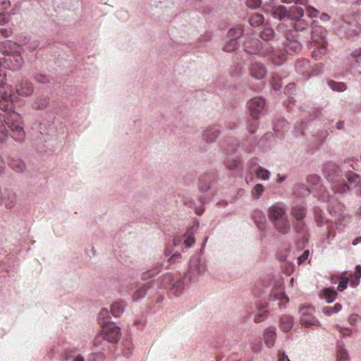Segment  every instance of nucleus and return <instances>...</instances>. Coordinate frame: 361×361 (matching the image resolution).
I'll return each instance as SVG.
<instances>
[{
  "mask_svg": "<svg viewBox=\"0 0 361 361\" xmlns=\"http://www.w3.org/2000/svg\"><path fill=\"white\" fill-rule=\"evenodd\" d=\"M7 96L3 95L0 100V142H4L11 133V136L17 141L25 138V132L22 126L21 116L12 111L13 103Z\"/></svg>",
  "mask_w": 361,
  "mask_h": 361,
  "instance_id": "nucleus-1",
  "label": "nucleus"
},
{
  "mask_svg": "<svg viewBox=\"0 0 361 361\" xmlns=\"http://www.w3.org/2000/svg\"><path fill=\"white\" fill-rule=\"evenodd\" d=\"M20 49L19 46L11 41H6L1 44L0 50L5 55L4 63L6 68L18 71L23 67L24 60L19 53Z\"/></svg>",
  "mask_w": 361,
  "mask_h": 361,
  "instance_id": "nucleus-2",
  "label": "nucleus"
},
{
  "mask_svg": "<svg viewBox=\"0 0 361 361\" xmlns=\"http://www.w3.org/2000/svg\"><path fill=\"white\" fill-rule=\"evenodd\" d=\"M161 288L168 289L170 294L178 296L184 288L183 281L179 276L174 277L171 274L164 275L161 281ZM161 288V286H159Z\"/></svg>",
  "mask_w": 361,
  "mask_h": 361,
  "instance_id": "nucleus-3",
  "label": "nucleus"
},
{
  "mask_svg": "<svg viewBox=\"0 0 361 361\" xmlns=\"http://www.w3.org/2000/svg\"><path fill=\"white\" fill-rule=\"evenodd\" d=\"M300 323L302 326H320L319 321L314 316V308L310 305L300 308Z\"/></svg>",
  "mask_w": 361,
  "mask_h": 361,
  "instance_id": "nucleus-4",
  "label": "nucleus"
},
{
  "mask_svg": "<svg viewBox=\"0 0 361 361\" xmlns=\"http://www.w3.org/2000/svg\"><path fill=\"white\" fill-rule=\"evenodd\" d=\"M318 30H315L312 32V41L314 43L317 44V47L312 51V55L315 60H319L322 56L326 53V39L324 36L318 37L317 32Z\"/></svg>",
  "mask_w": 361,
  "mask_h": 361,
  "instance_id": "nucleus-5",
  "label": "nucleus"
},
{
  "mask_svg": "<svg viewBox=\"0 0 361 361\" xmlns=\"http://www.w3.org/2000/svg\"><path fill=\"white\" fill-rule=\"evenodd\" d=\"M102 331L105 335V339L108 343H114L118 340L120 336V328L114 323H106L102 325Z\"/></svg>",
  "mask_w": 361,
  "mask_h": 361,
  "instance_id": "nucleus-6",
  "label": "nucleus"
},
{
  "mask_svg": "<svg viewBox=\"0 0 361 361\" xmlns=\"http://www.w3.org/2000/svg\"><path fill=\"white\" fill-rule=\"evenodd\" d=\"M264 105V100L262 97L252 98L247 102V107L250 115L254 119L259 118V114L263 111Z\"/></svg>",
  "mask_w": 361,
  "mask_h": 361,
  "instance_id": "nucleus-7",
  "label": "nucleus"
},
{
  "mask_svg": "<svg viewBox=\"0 0 361 361\" xmlns=\"http://www.w3.org/2000/svg\"><path fill=\"white\" fill-rule=\"evenodd\" d=\"M16 91L19 96L30 97L34 92L33 85L25 78H22L16 85Z\"/></svg>",
  "mask_w": 361,
  "mask_h": 361,
  "instance_id": "nucleus-8",
  "label": "nucleus"
},
{
  "mask_svg": "<svg viewBox=\"0 0 361 361\" xmlns=\"http://www.w3.org/2000/svg\"><path fill=\"white\" fill-rule=\"evenodd\" d=\"M268 216L270 221L273 223L286 216V209L280 204H273L268 209Z\"/></svg>",
  "mask_w": 361,
  "mask_h": 361,
  "instance_id": "nucleus-9",
  "label": "nucleus"
},
{
  "mask_svg": "<svg viewBox=\"0 0 361 361\" xmlns=\"http://www.w3.org/2000/svg\"><path fill=\"white\" fill-rule=\"evenodd\" d=\"M6 73L4 69L1 67L0 62V94L1 97L3 95L7 96L8 99H11V94L13 92V88L11 85L5 86Z\"/></svg>",
  "mask_w": 361,
  "mask_h": 361,
  "instance_id": "nucleus-10",
  "label": "nucleus"
},
{
  "mask_svg": "<svg viewBox=\"0 0 361 361\" xmlns=\"http://www.w3.org/2000/svg\"><path fill=\"white\" fill-rule=\"evenodd\" d=\"M261 42L256 38H250L247 39L244 42V50L249 54H258L260 47H261Z\"/></svg>",
  "mask_w": 361,
  "mask_h": 361,
  "instance_id": "nucleus-11",
  "label": "nucleus"
},
{
  "mask_svg": "<svg viewBox=\"0 0 361 361\" xmlns=\"http://www.w3.org/2000/svg\"><path fill=\"white\" fill-rule=\"evenodd\" d=\"M265 12L270 13L274 18L279 20H283L289 16V13L286 7L281 5L272 6L270 10L266 9Z\"/></svg>",
  "mask_w": 361,
  "mask_h": 361,
  "instance_id": "nucleus-12",
  "label": "nucleus"
},
{
  "mask_svg": "<svg viewBox=\"0 0 361 361\" xmlns=\"http://www.w3.org/2000/svg\"><path fill=\"white\" fill-rule=\"evenodd\" d=\"M276 338V332L275 327L270 326L264 330L263 339L267 347L271 348L274 345Z\"/></svg>",
  "mask_w": 361,
  "mask_h": 361,
  "instance_id": "nucleus-13",
  "label": "nucleus"
},
{
  "mask_svg": "<svg viewBox=\"0 0 361 361\" xmlns=\"http://www.w3.org/2000/svg\"><path fill=\"white\" fill-rule=\"evenodd\" d=\"M250 75L256 79H262L267 73L265 68L260 63H254L250 69Z\"/></svg>",
  "mask_w": 361,
  "mask_h": 361,
  "instance_id": "nucleus-14",
  "label": "nucleus"
},
{
  "mask_svg": "<svg viewBox=\"0 0 361 361\" xmlns=\"http://www.w3.org/2000/svg\"><path fill=\"white\" fill-rule=\"evenodd\" d=\"M274 228L281 233L286 234L290 229V224L286 216L273 222Z\"/></svg>",
  "mask_w": 361,
  "mask_h": 361,
  "instance_id": "nucleus-15",
  "label": "nucleus"
},
{
  "mask_svg": "<svg viewBox=\"0 0 361 361\" xmlns=\"http://www.w3.org/2000/svg\"><path fill=\"white\" fill-rule=\"evenodd\" d=\"M66 361H84V357L74 348H66L65 352Z\"/></svg>",
  "mask_w": 361,
  "mask_h": 361,
  "instance_id": "nucleus-16",
  "label": "nucleus"
},
{
  "mask_svg": "<svg viewBox=\"0 0 361 361\" xmlns=\"http://www.w3.org/2000/svg\"><path fill=\"white\" fill-rule=\"evenodd\" d=\"M250 170L255 173L258 178L262 180H267L269 178V171L267 169L259 166L257 163L250 167Z\"/></svg>",
  "mask_w": 361,
  "mask_h": 361,
  "instance_id": "nucleus-17",
  "label": "nucleus"
},
{
  "mask_svg": "<svg viewBox=\"0 0 361 361\" xmlns=\"http://www.w3.org/2000/svg\"><path fill=\"white\" fill-rule=\"evenodd\" d=\"M337 295V292L335 290L331 288H326L322 290L319 294V297L325 300L328 303H331L335 300Z\"/></svg>",
  "mask_w": 361,
  "mask_h": 361,
  "instance_id": "nucleus-18",
  "label": "nucleus"
},
{
  "mask_svg": "<svg viewBox=\"0 0 361 361\" xmlns=\"http://www.w3.org/2000/svg\"><path fill=\"white\" fill-rule=\"evenodd\" d=\"M290 213L298 221H301L306 215V209L302 205L298 204L291 208Z\"/></svg>",
  "mask_w": 361,
  "mask_h": 361,
  "instance_id": "nucleus-19",
  "label": "nucleus"
},
{
  "mask_svg": "<svg viewBox=\"0 0 361 361\" xmlns=\"http://www.w3.org/2000/svg\"><path fill=\"white\" fill-rule=\"evenodd\" d=\"M126 307V303L124 301L114 302L111 306V314L115 317H120Z\"/></svg>",
  "mask_w": 361,
  "mask_h": 361,
  "instance_id": "nucleus-20",
  "label": "nucleus"
},
{
  "mask_svg": "<svg viewBox=\"0 0 361 361\" xmlns=\"http://www.w3.org/2000/svg\"><path fill=\"white\" fill-rule=\"evenodd\" d=\"M293 325V317L288 315H284L281 317L280 319V327L281 329L284 332L289 331Z\"/></svg>",
  "mask_w": 361,
  "mask_h": 361,
  "instance_id": "nucleus-21",
  "label": "nucleus"
},
{
  "mask_svg": "<svg viewBox=\"0 0 361 361\" xmlns=\"http://www.w3.org/2000/svg\"><path fill=\"white\" fill-rule=\"evenodd\" d=\"M9 165L13 170L18 173H22L25 169V164L20 159L12 158Z\"/></svg>",
  "mask_w": 361,
  "mask_h": 361,
  "instance_id": "nucleus-22",
  "label": "nucleus"
},
{
  "mask_svg": "<svg viewBox=\"0 0 361 361\" xmlns=\"http://www.w3.org/2000/svg\"><path fill=\"white\" fill-rule=\"evenodd\" d=\"M309 67V61L306 59L298 61L295 65L296 71L302 75H305L307 73H308Z\"/></svg>",
  "mask_w": 361,
  "mask_h": 361,
  "instance_id": "nucleus-23",
  "label": "nucleus"
},
{
  "mask_svg": "<svg viewBox=\"0 0 361 361\" xmlns=\"http://www.w3.org/2000/svg\"><path fill=\"white\" fill-rule=\"evenodd\" d=\"M147 287V283H145L140 286L133 295V300L138 301L139 300L143 298L146 295Z\"/></svg>",
  "mask_w": 361,
  "mask_h": 361,
  "instance_id": "nucleus-24",
  "label": "nucleus"
},
{
  "mask_svg": "<svg viewBox=\"0 0 361 361\" xmlns=\"http://www.w3.org/2000/svg\"><path fill=\"white\" fill-rule=\"evenodd\" d=\"M342 309V305L340 303H336L333 307L325 306L322 308V313L326 316H331L334 314L338 312Z\"/></svg>",
  "mask_w": 361,
  "mask_h": 361,
  "instance_id": "nucleus-25",
  "label": "nucleus"
},
{
  "mask_svg": "<svg viewBox=\"0 0 361 361\" xmlns=\"http://www.w3.org/2000/svg\"><path fill=\"white\" fill-rule=\"evenodd\" d=\"M355 272L353 274H350V282L353 287L357 286L360 283V279L361 278V266L357 265L355 269Z\"/></svg>",
  "mask_w": 361,
  "mask_h": 361,
  "instance_id": "nucleus-26",
  "label": "nucleus"
},
{
  "mask_svg": "<svg viewBox=\"0 0 361 361\" xmlns=\"http://www.w3.org/2000/svg\"><path fill=\"white\" fill-rule=\"evenodd\" d=\"M243 34V30L241 26H237L235 28L230 29L228 32V37L229 39H235L236 41Z\"/></svg>",
  "mask_w": 361,
  "mask_h": 361,
  "instance_id": "nucleus-27",
  "label": "nucleus"
},
{
  "mask_svg": "<svg viewBox=\"0 0 361 361\" xmlns=\"http://www.w3.org/2000/svg\"><path fill=\"white\" fill-rule=\"evenodd\" d=\"M49 104V99L45 97H42L37 98L35 102L32 104V107L35 109H43Z\"/></svg>",
  "mask_w": 361,
  "mask_h": 361,
  "instance_id": "nucleus-28",
  "label": "nucleus"
},
{
  "mask_svg": "<svg viewBox=\"0 0 361 361\" xmlns=\"http://www.w3.org/2000/svg\"><path fill=\"white\" fill-rule=\"evenodd\" d=\"M109 318V312L106 308H102L98 314V320L100 325L110 323L108 320Z\"/></svg>",
  "mask_w": 361,
  "mask_h": 361,
  "instance_id": "nucleus-29",
  "label": "nucleus"
},
{
  "mask_svg": "<svg viewBox=\"0 0 361 361\" xmlns=\"http://www.w3.org/2000/svg\"><path fill=\"white\" fill-rule=\"evenodd\" d=\"M264 21V16L262 14H259V13H255L254 15H252L250 20H249V23L250 24V25L253 26V27H257L259 25H260Z\"/></svg>",
  "mask_w": 361,
  "mask_h": 361,
  "instance_id": "nucleus-30",
  "label": "nucleus"
},
{
  "mask_svg": "<svg viewBox=\"0 0 361 361\" xmlns=\"http://www.w3.org/2000/svg\"><path fill=\"white\" fill-rule=\"evenodd\" d=\"M333 189L335 192L342 193L347 191L349 189V187L344 181H338L334 183Z\"/></svg>",
  "mask_w": 361,
  "mask_h": 361,
  "instance_id": "nucleus-31",
  "label": "nucleus"
},
{
  "mask_svg": "<svg viewBox=\"0 0 361 361\" xmlns=\"http://www.w3.org/2000/svg\"><path fill=\"white\" fill-rule=\"evenodd\" d=\"M219 135V131L214 127L207 129L204 132V137L207 142H212Z\"/></svg>",
  "mask_w": 361,
  "mask_h": 361,
  "instance_id": "nucleus-32",
  "label": "nucleus"
},
{
  "mask_svg": "<svg viewBox=\"0 0 361 361\" xmlns=\"http://www.w3.org/2000/svg\"><path fill=\"white\" fill-rule=\"evenodd\" d=\"M106 343L108 342L105 339V335L102 333V331L97 334L93 341V344L94 346H104Z\"/></svg>",
  "mask_w": 361,
  "mask_h": 361,
  "instance_id": "nucleus-33",
  "label": "nucleus"
},
{
  "mask_svg": "<svg viewBox=\"0 0 361 361\" xmlns=\"http://www.w3.org/2000/svg\"><path fill=\"white\" fill-rule=\"evenodd\" d=\"M329 85L334 90L343 92L346 90L347 87L346 85L343 82H337L333 80H330L329 82Z\"/></svg>",
  "mask_w": 361,
  "mask_h": 361,
  "instance_id": "nucleus-34",
  "label": "nucleus"
},
{
  "mask_svg": "<svg viewBox=\"0 0 361 361\" xmlns=\"http://www.w3.org/2000/svg\"><path fill=\"white\" fill-rule=\"evenodd\" d=\"M274 36V30L270 27H264L262 34V38L265 41H269L273 39Z\"/></svg>",
  "mask_w": 361,
  "mask_h": 361,
  "instance_id": "nucleus-35",
  "label": "nucleus"
},
{
  "mask_svg": "<svg viewBox=\"0 0 361 361\" xmlns=\"http://www.w3.org/2000/svg\"><path fill=\"white\" fill-rule=\"evenodd\" d=\"M238 46V42L235 39H230L224 47L223 49L225 51H232L237 49Z\"/></svg>",
  "mask_w": 361,
  "mask_h": 361,
  "instance_id": "nucleus-36",
  "label": "nucleus"
},
{
  "mask_svg": "<svg viewBox=\"0 0 361 361\" xmlns=\"http://www.w3.org/2000/svg\"><path fill=\"white\" fill-rule=\"evenodd\" d=\"M271 296L274 297L276 300H283V298H286V301H288V298L285 295V293L281 288L273 290L271 293Z\"/></svg>",
  "mask_w": 361,
  "mask_h": 361,
  "instance_id": "nucleus-37",
  "label": "nucleus"
},
{
  "mask_svg": "<svg viewBox=\"0 0 361 361\" xmlns=\"http://www.w3.org/2000/svg\"><path fill=\"white\" fill-rule=\"evenodd\" d=\"M348 359V355L346 350L339 346L337 351V361H344Z\"/></svg>",
  "mask_w": 361,
  "mask_h": 361,
  "instance_id": "nucleus-38",
  "label": "nucleus"
},
{
  "mask_svg": "<svg viewBox=\"0 0 361 361\" xmlns=\"http://www.w3.org/2000/svg\"><path fill=\"white\" fill-rule=\"evenodd\" d=\"M34 78L39 83L46 84L50 82L49 76L40 73H36L34 75Z\"/></svg>",
  "mask_w": 361,
  "mask_h": 361,
  "instance_id": "nucleus-39",
  "label": "nucleus"
},
{
  "mask_svg": "<svg viewBox=\"0 0 361 361\" xmlns=\"http://www.w3.org/2000/svg\"><path fill=\"white\" fill-rule=\"evenodd\" d=\"M264 190V186L262 184H257L252 191V195L255 199H259Z\"/></svg>",
  "mask_w": 361,
  "mask_h": 361,
  "instance_id": "nucleus-40",
  "label": "nucleus"
},
{
  "mask_svg": "<svg viewBox=\"0 0 361 361\" xmlns=\"http://www.w3.org/2000/svg\"><path fill=\"white\" fill-rule=\"evenodd\" d=\"M346 178L350 183H358L361 180L360 176L353 172L348 173L346 175Z\"/></svg>",
  "mask_w": 361,
  "mask_h": 361,
  "instance_id": "nucleus-41",
  "label": "nucleus"
},
{
  "mask_svg": "<svg viewBox=\"0 0 361 361\" xmlns=\"http://www.w3.org/2000/svg\"><path fill=\"white\" fill-rule=\"evenodd\" d=\"M158 274V271L157 269H154L152 270H147L146 272L143 273L142 275V279L144 281L148 280L153 276H155Z\"/></svg>",
  "mask_w": 361,
  "mask_h": 361,
  "instance_id": "nucleus-42",
  "label": "nucleus"
},
{
  "mask_svg": "<svg viewBox=\"0 0 361 361\" xmlns=\"http://www.w3.org/2000/svg\"><path fill=\"white\" fill-rule=\"evenodd\" d=\"M267 317V312L264 310L257 314H255L254 321L256 323H259L264 321Z\"/></svg>",
  "mask_w": 361,
  "mask_h": 361,
  "instance_id": "nucleus-43",
  "label": "nucleus"
},
{
  "mask_svg": "<svg viewBox=\"0 0 361 361\" xmlns=\"http://www.w3.org/2000/svg\"><path fill=\"white\" fill-rule=\"evenodd\" d=\"M184 238V244L185 247H190L194 243V237L192 236V233H185Z\"/></svg>",
  "mask_w": 361,
  "mask_h": 361,
  "instance_id": "nucleus-44",
  "label": "nucleus"
},
{
  "mask_svg": "<svg viewBox=\"0 0 361 361\" xmlns=\"http://www.w3.org/2000/svg\"><path fill=\"white\" fill-rule=\"evenodd\" d=\"M350 280L347 277H342L341 280L337 287L338 291H343L348 286V283Z\"/></svg>",
  "mask_w": 361,
  "mask_h": 361,
  "instance_id": "nucleus-45",
  "label": "nucleus"
},
{
  "mask_svg": "<svg viewBox=\"0 0 361 361\" xmlns=\"http://www.w3.org/2000/svg\"><path fill=\"white\" fill-rule=\"evenodd\" d=\"M304 16V10L300 7H296L293 11V18L295 20H299Z\"/></svg>",
  "mask_w": 361,
  "mask_h": 361,
  "instance_id": "nucleus-46",
  "label": "nucleus"
},
{
  "mask_svg": "<svg viewBox=\"0 0 361 361\" xmlns=\"http://www.w3.org/2000/svg\"><path fill=\"white\" fill-rule=\"evenodd\" d=\"M262 4L261 0H247L246 5L251 8H259Z\"/></svg>",
  "mask_w": 361,
  "mask_h": 361,
  "instance_id": "nucleus-47",
  "label": "nucleus"
},
{
  "mask_svg": "<svg viewBox=\"0 0 361 361\" xmlns=\"http://www.w3.org/2000/svg\"><path fill=\"white\" fill-rule=\"evenodd\" d=\"M319 14V11L312 7V6H308L307 8V15L310 17V18H314V17H317Z\"/></svg>",
  "mask_w": 361,
  "mask_h": 361,
  "instance_id": "nucleus-48",
  "label": "nucleus"
},
{
  "mask_svg": "<svg viewBox=\"0 0 361 361\" xmlns=\"http://www.w3.org/2000/svg\"><path fill=\"white\" fill-rule=\"evenodd\" d=\"M39 46V42L36 40L30 41L27 43L26 48L30 51H33L37 49Z\"/></svg>",
  "mask_w": 361,
  "mask_h": 361,
  "instance_id": "nucleus-49",
  "label": "nucleus"
},
{
  "mask_svg": "<svg viewBox=\"0 0 361 361\" xmlns=\"http://www.w3.org/2000/svg\"><path fill=\"white\" fill-rule=\"evenodd\" d=\"M240 164V161L237 159L232 160L231 161H228L226 163V166L231 169H233L236 168Z\"/></svg>",
  "mask_w": 361,
  "mask_h": 361,
  "instance_id": "nucleus-50",
  "label": "nucleus"
},
{
  "mask_svg": "<svg viewBox=\"0 0 361 361\" xmlns=\"http://www.w3.org/2000/svg\"><path fill=\"white\" fill-rule=\"evenodd\" d=\"M0 33L4 37H9L12 34V31L11 29L0 28Z\"/></svg>",
  "mask_w": 361,
  "mask_h": 361,
  "instance_id": "nucleus-51",
  "label": "nucleus"
},
{
  "mask_svg": "<svg viewBox=\"0 0 361 361\" xmlns=\"http://www.w3.org/2000/svg\"><path fill=\"white\" fill-rule=\"evenodd\" d=\"M10 6V1L8 0H0V9L6 10Z\"/></svg>",
  "mask_w": 361,
  "mask_h": 361,
  "instance_id": "nucleus-52",
  "label": "nucleus"
},
{
  "mask_svg": "<svg viewBox=\"0 0 361 361\" xmlns=\"http://www.w3.org/2000/svg\"><path fill=\"white\" fill-rule=\"evenodd\" d=\"M308 255H309L308 251L304 252V253L300 257H298L299 263L300 264L301 262L305 261L307 259Z\"/></svg>",
  "mask_w": 361,
  "mask_h": 361,
  "instance_id": "nucleus-53",
  "label": "nucleus"
},
{
  "mask_svg": "<svg viewBox=\"0 0 361 361\" xmlns=\"http://www.w3.org/2000/svg\"><path fill=\"white\" fill-rule=\"evenodd\" d=\"M351 56L354 59H357L358 58L359 56H361V47L357 49H355L354 50L352 54H351Z\"/></svg>",
  "mask_w": 361,
  "mask_h": 361,
  "instance_id": "nucleus-54",
  "label": "nucleus"
},
{
  "mask_svg": "<svg viewBox=\"0 0 361 361\" xmlns=\"http://www.w3.org/2000/svg\"><path fill=\"white\" fill-rule=\"evenodd\" d=\"M304 228V224L301 221H298L297 224L295 225V230L298 232H302L303 231Z\"/></svg>",
  "mask_w": 361,
  "mask_h": 361,
  "instance_id": "nucleus-55",
  "label": "nucleus"
},
{
  "mask_svg": "<svg viewBox=\"0 0 361 361\" xmlns=\"http://www.w3.org/2000/svg\"><path fill=\"white\" fill-rule=\"evenodd\" d=\"M290 361L287 357V355H285L284 353H281V351L279 352V360L278 361Z\"/></svg>",
  "mask_w": 361,
  "mask_h": 361,
  "instance_id": "nucleus-56",
  "label": "nucleus"
},
{
  "mask_svg": "<svg viewBox=\"0 0 361 361\" xmlns=\"http://www.w3.org/2000/svg\"><path fill=\"white\" fill-rule=\"evenodd\" d=\"M132 353V350L130 347H126V349L123 351V356L126 358H129L130 354Z\"/></svg>",
  "mask_w": 361,
  "mask_h": 361,
  "instance_id": "nucleus-57",
  "label": "nucleus"
},
{
  "mask_svg": "<svg viewBox=\"0 0 361 361\" xmlns=\"http://www.w3.org/2000/svg\"><path fill=\"white\" fill-rule=\"evenodd\" d=\"M180 257V254H174L173 255V256L169 259V261L171 262H173L175 261L176 259H178Z\"/></svg>",
  "mask_w": 361,
  "mask_h": 361,
  "instance_id": "nucleus-58",
  "label": "nucleus"
},
{
  "mask_svg": "<svg viewBox=\"0 0 361 361\" xmlns=\"http://www.w3.org/2000/svg\"><path fill=\"white\" fill-rule=\"evenodd\" d=\"M265 222V217L264 216H262V221H259L257 223V226L260 228V229H262L264 228V223Z\"/></svg>",
  "mask_w": 361,
  "mask_h": 361,
  "instance_id": "nucleus-59",
  "label": "nucleus"
},
{
  "mask_svg": "<svg viewBox=\"0 0 361 361\" xmlns=\"http://www.w3.org/2000/svg\"><path fill=\"white\" fill-rule=\"evenodd\" d=\"M94 355H96L95 359H106V357L104 355V353H101L99 352V353H94Z\"/></svg>",
  "mask_w": 361,
  "mask_h": 361,
  "instance_id": "nucleus-60",
  "label": "nucleus"
},
{
  "mask_svg": "<svg viewBox=\"0 0 361 361\" xmlns=\"http://www.w3.org/2000/svg\"><path fill=\"white\" fill-rule=\"evenodd\" d=\"M361 243V236L357 237L353 241V245H357V244Z\"/></svg>",
  "mask_w": 361,
  "mask_h": 361,
  "instance_id": "nucleus-61",
  "label": "nucleus"
},
{
  "mask_svg": "<svg viewBox=\"0 0 361 361\" xmlns=\"http://www.w3.org/2000/svg\"><path fill=\"white\" fill-rule=\"evenodd\" d=\"M300 188H301V189L302 190L303 195H308L310 193V190L307 188H305L304 186H301Z\"/></svg>",
  "mask_w": 361,
  "mask_h": 361,
  "instance_id": "nucleus-62",
  "label": "nucleus"
},
{
  "mask_svg": "<svg viewBox=\"0 0 361 361\" xmlns=\"http://www.w3.org/2000/svg\"><path fill=\"white\" fill-rule=\"evenodd\" d=\"M273 63L276 65H280L283 63V59H273Z\"/></svg>",
  "mask_w": 361,
  "mask_h": 361,
  "instance_id": "nucleus-63",
  "label": "nucleus"
},
{
  "mask_svg": "<svg viewBox=\"0 0 361 361\" xmlns=\"http://www.w3.org/2000/svg\"><path fill=\"white\" fill-rule=\"evenodd\" d=\"M209 188V185H205V186L200 185V190H202V191H206V190H207Z\"/></svg>",
  "mask_w": 361,
  "mask_h": 361,
  "instance_id": "nucleus-64",
  "label": "nucleus"
}]
</instances>
